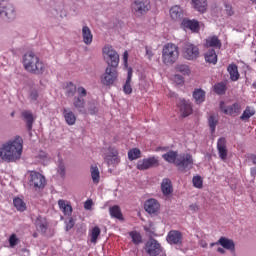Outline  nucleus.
Here are the masks:
<instances>
[{
	"mask_svg": "<svg viewBox=\"0 0 256 256\" xmlns=\"http://www.w3.org/2000/svg\"><path fill=\"white\" fill-rule=\"evenodd\" d=\"M91 177L93 183H99L101 176L99 173V168H97V166H91Z\"/></svg>",
	"mask_w": 256,
	"mask_h": 256,
	"instance_id": "49530a36",
	"label": "nucleus"
},
{
	"mask_svg": "<svg viewBox=\"0 0 256 256\" xmlns=\"http://www.w3.org/2000/svg\"><path fill=\"white\" fill-rule=\"evenodd\" d=\"M217 251H218V253H221V255H225V253H226V251L223 248H221V247H219L217 249Z\"/></svg>",
	"mask_w": 256,
	"mask_h": 256,
	"instance_id": "052dcab7",
	"label": "nucleus"
},
{
	"mask_svg": "<svg viewBox=\"0 0 256 256\" xmlns=\"http://www.w3.org/2000/svg\"><path fill=\"white\" fill-rule=\"evenodd\" d=\"M23 65L25 71L32 75H43L45 73V64L35 52H26L23 56Z\"/></svg>",
	"mask_w": 256,
	"mask_h": 256,
	"instance_id": "f03ea898",
	"label": "nucleus"
},
{
	"mask_svg": "<svg viewBox=\"0 0 256 256\" xmlns=\"http://www.w3.org/2000/svg\"><path fill=\"white\" fill-rule=\"evenodd\" d=\"M63 115L67 125H75L77 117L73 111H69L67 108H63Z\"/></svg>",
	"mask_w": 256,
	"mask_h": 256,
	"instance_id": "7c9ffc66",
	"label": "nucleus"
},
{
	"mask_svg": "<svg viewBox=\"0 0 256 256\" xmlns=\"http://www.w3.org/2000/svg\"><path fill=\"white\" fill-rule=\"evenodd\" d=\"M75 227V220L73 218H70L69 221L66 223V231H71Z\"/></svg>",
	"mask_w": 256,
	"mask_h": 256,
	"instance_id": "864d4df0",
	"label": "nucleus"
},
{
	"mask_svg": "<svg viewBox=\"0 0 256 256\" xmlns=\"http://www.w3.org/2000/svg\"><path fill=\"white\" fill-rule=\"evenodd\" d=\"M208 125L210 127L211 134L215 133V129H217V125H219V119L215 115H210L208 118Z\"/></svg>",
	"mask_w": 256,
	"mask_h": 256,
	"instance_id": "e433bc0d",
	"label": "nucleus"
},
{
	"mask_svg": "<svg viewBox=\"0 0 256 256\" xmlns=\"http://www.w3.org/2000/svg\"><path fill=\"white\" fill-rule=\"evenodd\" d=\"M28 184L30 187H33L35 191H37V189H45L47 181L45 180V176H43L41 173L37 171H30Z\"/></svg>",
	"mask_w": 256,
	"mask_h": 256,
	"instance_id": "6e6552de",
	"label": "nucleus"
},
{
	"mask_svg": "<svg viewBox=\"0 0 256 256\" xmlns=\"http://www.w3.org/2000/svg\"><path fill=\"white\" fill-rule=\"evenodd\" d=\"M141 158V150L139 148H133L128 151L129 161H135V159Z\"/></svg>",
	"mask_w": 256,
	"mask_h": 256,
	"instance_id": "79ce46f5",
	"label": "nucleus"
},
{
	"mask_svg": "<svg viewBox=\"0 0 256 256\" xmlns=\"http://www.w3.org/2000/svg\"><path fill=\"white\" fill-rule=\"evenodd\" d=\"M225 11H226V14L228 15V17H231L234 15V11H233V6L229 5V4H226L225 5Z\"/></svg>",
	"mask_w": 256,
	"mask_h": 256,
	"instance_id": "603ef678",
	"label": "nucleus"
},
{
	"mask_svg": "<svg viewBox=\"0 0 256 256\" xmlns=\"http://www.w3.org/2000/svg\"><path fill=\"white\" fill-rule=\"evenodd\" d=\"M160 204L156 199H149L144 204V209L150 215H155L159 211Z\"/></svg>",
	"mask_w": 256,
	"mask_h": 256,
	"instance_id": "aec40b11",
	"label": "nucleus"
},
{
	"mask_svg": "<svg viewBox=\"0 0 256 256\" xmlns=\"http://www.w3.org/2000/svg\"><path fill=\"white\" fill-rule=\"evenodd\" d=\"M117 76V67L107 66L105 72L100 77V81L102 85L111 87V85L117 81Z\"/></svg>",
	"mask_w": 256,
	"mask_h": 256,
	"instance_id": "423d86ee",
	"label": "nucleus"
},
{
	"mask_svg": "<svg viewBox=\"0 0 256 256\" xmlns=\"http://www.w3.org/2000/svg\"><path fill=\"white\" fill-rule=\"evenodd\" d=\"M33 237H34L35 239H37V238L39 237V234L35 232V233L33 234Z\"/></svg>",
	"mask_w": 256,
	"mask_h": 256,
	"instance_id": "69168bd1",
	"label": "nucleus"
},
{
	"mask_svg": "<svg viewBox=\"0 0 256 256\" xmlns=\"http://www.w3.org/2000/svg\"><path fill=\"white\" fill-rule=\"evenodd\" d=\"M182 55L187 61H195L200 55L199 47L190 42H185L182 47Z\"/></svg>",
	"mask_w": 256,
	"mask_h": 256,
	"instance_id": "0eeeda50",
	"label": "nucleus"
},
{
	"mask_svg": "<svg viewBox=\"0 0 256 256\" xmlns=\"http://www.w3.org/2000/svg\"><path fill=\"white\" fill-rule=\"evenodd\" d=\"M161 191L165 196L171 195V193H173V184L171 183V179L164 178L162 180Z\"/></svg>",
	"mask_w": 256,
	"mask_h": 256,
	"instance_id": "4be33fe9",
	"label": "nucleus"
},
{
	"mask_svg": "<svg viewBox=\"0 0 256 256\" xmlns=\"http://www.w3.org/2000/svg\"><path fill=\"white\" fill-rule=\"evenodd\" d=\"M176 71L178 73H182V75H189L191 73V69L187 64H178L176 65Z\"/></svg>",
	"mask_w": 256,
	"mask_h": 256,
	"instance_id": "09e8293b",
	"label": "nucleus"
},
{
	"mask_svg": "<svg viewBox=\"0 0 256 256\" xmlns=\"http://www.w3.org/2000/svg\"><path fill=\"white\" fill-rule=\"evenodd\" d=\"M0 10H1V16L4 15L5 21H15V17H17V14L15 12V6L13 4L9 3L7 0H2L0 2Z\"/></svg>",
	"mask_w": 256,
	"mask_h": 256,
	"instance_id": "1a4fd4ad",
	"label": "nucleus"
},
{
	"mask_svg": "<svg viewBox=\"0 0 256 256\" xmlns=\"http://www.w3.org/2000/svg\"><path fill=\"white\" fill-rule=\"evenodd\" d=\"M102 52L108 67H119V54L113 49V46H105Z\"/></svg>",
	"mask_w": 256,
	"mask_h": 256,
	"instance_id": "20e7f679",
	"label": "nucleus"
},
{
	"mask_svg": "<svg viewBox=\"0 0 256 256\" xmlns=\"http://www.w3.org/2000/svg\"><path fill=\"white\" fill-rule=\"evenodd\" d=\"M78 95H80L81 98L87 97V90L84 87H78L77 89Z\"/></svg>",
	"mask_w": 256,
	"mask_h": 256,
	"instance_id": "5fc2aeb1",
	"label": "nucleus"
},
{
	"mask_svg": "<svg viewBox=\"0 0 256 256\" xmlns=\"http://www.w3.org/2000/svg\"><path fill=\"white\" fill-rule=\"evenodd\" d=\"M170 17L173 21H181L183 19V10L179 6H173L170 9Z\"/></svg>",
	"mask_w": 256,
	"mask_h": 256,
	"instance_id": "c756f323",
	"label": "nucleus"
},
{
	"mask_svg": "<svg viewBox=\"0 0 256 256\" xmlns=\"http://www.w3.org/2000/svg\"><path fill=\"white\" fill-rule=\"evenodd\" d=\"M119 152L113 148H110V154L105 157V161L108 165H117L119 163Z\"/></svg>",
	"mask_w": 256,
	"mask_h": 256,
	"instance_id": "412c9836",
	"label": "nucleus"
},
{
	"mask_svg": "<svg viewBox=\"0 0 256 256\" xmlns=\"http://www.w3.org/2000/svg\"><path fill=\"white\" fill-rule=\"evenodd\" d=\"M22 153L23 139L19 136L14 140L3 144L0 148L1 160L6 161V163H14V161H19Z\"/></svg>",
	"mask_w": 256,
	"mask_h": 256,
	"instance_id": "f257e3e1",
	"label": "nucleus"
},
{
	"mask_svg": "<svg viewBox=\"0 0 256 256\" xmlns=\"http://www.w3.org/2000/svg\"><path fill=\"white\" fill-rule=\"evenodd\" d=\"M252 87H254V89H256V82H254V83L252 84Z\"/></svg>",
	"mask_w": 256,
	"mask_h": 256,
	"instance_id": "774afa93",
	"label": "nucleus"
},
{
	"mask_svg": "<svg viewBox=\"0 0 256 256\" xmlns=\"http://www.w3.org/2000/svg\"><path fill=\"white\" fill-rule=\"evenodd\" d=\"M87 115H97L99 113V103L95 100H89L86 104Z\"/></svg>",
	"mask_w": 256,
	"mask_h": 256,
	"instance_id": "393cba45",
	"label": "nucleus"
},
{
	"mask_svg": "<svg viewBox=\"0 0 256 256\" xmlns=\"http://www.w3.org/2000/svg\"><path fill=\"white\" fill-rule=\"evenodd\" d=\"M57 174L62 179H65V175H67V168L65 167V162H63V159H60L58 162Z\"/></svg>",
	"mask_w": 256,
	"mask_h": 256,
	"instance_id": "ea45409f",
	"label": "nucleus"
},
{
	"mask_svg": "<svg viewBox=\"0 0 256 256\" xmlns=\"http://www.w3.org/2000/svg\"><path fill=\"white\" fill-rule=\"evenodd\" d=\"M251 160H252L253 164L256 165V155H253L251 157Z\"/></svg>",
	"mask_w": 256,
	"mask_h": 256,
	"instance_id": "e2e57ef3",
	"label": "nucleus"
},
{
	"mask_svg": "<svg viewBox=\"0 0 256 256\" xmlns=\"http://www.w3.org/2000/svg\"><path fill=\"white\" fill-rule=\"evenodd\" d=\"M205 61L206 63H211L212 65H217V53L215 52V49H209L205 55Z\"/></svg>",
	"mask_w": 256,
	"mask_h": 256,
	"instance_id": "f704fd0d",
	"label": "nucleus"
},
{
	"mask_svg": "<svg viewBox=\"0 0 256 256\" xmlns=\"http://www.w3.org/2000/svg\"><path fill=\"white\" fill-rule=\"evenodd\" d=\"M179 59V47L173 43H167L162 49V61L164 65H173Z\"/></svg>",
	"mask_w": 256,
	"mask_h": 256,
	"instance_id": "7ed1b4c3",
	"label": "nucleus"
},
{
	"mask_svg": "<svg viewBox=\"0 0 256 256\" xmlns=\"http://www.w3.org/2000/svg\"><path fill=\"white\" fill-rule=\"evenodd\" d=\"M253 115H255V110H251L249 107H247L240 116V119L241 121H248V119H251Z\"/></svg>",
	"mask_w": 256,
	"mask_h": 256,
	"instance_id": "de8ad7c7",
	"label": "nucleus"
},
{
	"mask_svg": "<svg viewBox=\"0 0 256 256\" xmlns=\"http://www.w3.org/2000/svg\"><path fill=\"white\" fill-rule=\"evenodd\" d=\"M153 167H159V159L155 156L139 160L136 166L138 171H147V169H151Z\"/></svg>",
	"mask_w": 256,
	"mask_h": 256,
	"instance_id": "f8f14e48",
	"label": "nucleus"
},
{
	"mask_svg": "<svg viewBox=\"0 0 256 256\" xmlns=\"http://www.w3.org/2000/svg\"><path fill=\"white\" fill-rule=\"evenodd\" d=\"M38 98H39V92H37V90H32L30 92L31 101H37Z\"/></svg>",
	"mask_w": 256,
	"mask_h": 256,
	"instance_id": "6e6d98bb",
	"label": "nucleus"
},
{
	"mask_svg": "<svg viewBox=\"0 0 256 256\" xmlns=\"http://www.w3.org/2000/svg\"><path fill=\"white\" fill-rule=\"evenodd\" d=\"M14 207L17 209V211H25L27 209V205L21 198H14L13 200Z\"/></svg>",
	"mask_w": 256,
	"mask_h": 256,
	"instance_id": "a19ab883",
	"label": "nucleus"
},
{
	"mask_svg": "<svg viewBox=\"0 0 256 256\" xmlns=\"http://www.w3.org/2000/svg\"><path fill=\"white\" fill-rule=\"evenodd\" d=\"M19 243V238H17L16 234H12L9 237V245L10 247H15Z\"/></svg>",
	"mask_w": 256,
	"mask_h": 256,
	"instance_id": "3c124183",
	"label": "nucleus"
},
{
	"mask_svg": "<svg viewBox=\"0 0 256 256\" xmlns=\"http://www.w3.org/2000/svg\"><path fill=\"white\" fill-rule=\"evenodd\" d=\"M92 206H93V200H87V201L84 203V208H85V209H91Z\"/></svg>",
	"mask_w": 256,
	"mask_h": 256,
	"instance_id": "13d9d810",
	"label": "nucleus"
},
{
	"mask_svg": "<svg viewBox=\"0 0 256 256\" xmlns=\"http://www.w3.org/2000/svg\"><path fill=\"white\" fill-rule=\"evenodd\" d=\"M190 209L192 210V211H197V206L196 205H190Z\"/></svg>",
	"mask_w": 256,
	"mask_h": 256,
	"instance_id": "680f3d73",
	"label": "nucleus"
},
{
	"mask_svg": "<svg viewBox=\"0 0 256 256\" xmlns=\"http://www.w3.org/2000/svg\"><path fill=\"white\" fill-rule=\"evenodd\" d=\"M129 236L131 237L132 243H134V245H140V243H143V237L141 236V233L132 231L129 232Z\"/></svg>",
	"mask_w": 256,
	"mask_h": 256,
	"instance_id": "58836bf2",
	"label": "nucleus"
},
{
	"mask_svg": "<svg viewBox=\"0 0 256 256\" xmlns=\"http://www.w3.org/2000/svg\"><path fill=\"white\" fill-rule=\"evenodd\" d=\"M77 93V86L73 84V82H69L66 85V95L68 97H75V94Z\"/></svg>",
	"mask_w": 256,
	"mask_h": 256,
	"instance_id": "a18cd8bd",
	"label": "nucleus"
},
{
	"mask_svg": "<svg viewBox=\"0 0 256 256\" xmlns=\"http://www.w3.org/2000/svg\"><path fill=\"white\" fill-rule=\"evenodd\" d=\"M223 44L217 36L208 37L206 39V47H213L214 49H221Z\"/></svg>",
	"mask_w": 256,
	"mask_h": 256,
	"instance_id": "c85d7f7f",
	"label": "nucleus"
},
{
	"mask_svg": "<svg viewBox=\"0 0 256 256\" xmlns=\"http://www.w3.org/2000/svg\"><path fill=\"white\" fill-rule=\"evenodd\" d=\"M169 245H183V233L179 230H171L166 237Z\"/></svg>",
	"mask_w": 256,
	"mask_h": 256,
	"instance_id": "2eb2a0df",
	"label": "nucleus"
},
{
	"mask_svg": "<svg viewBox=\"0 0 256 256\" xmlns=\"http://www.w3.org/2000/svg\"><path fill=\"white\" fill-rule=\"evenodd\" d=\"M218 155L222 161H227L229 150H227V139L221 137L217 142Z\"/></svg>",
	"mask_w": 256,
	"mask_h": 256,
	"instance_id": "dca6fc26",
	"label": "nucleus"
},
{
	"mask_svg": "<svg viewBox=\"0 0 256 256\" xmlns=\"http://www.w3.org/2000/svg\"><path fill=\"white\" fill-rule=\"evenodd\" d=\"M147 255L150 256H158L161 255L163 248L161 247V244L155 239V238H150L144 247Z\"/></svg>",
	"mask_w": 256,
	"mask_h": 256,
	"instance_id": "9d476101",
	"label": "nucleus"
},
{
	"mask_svg": "<svg viewBox=\"0 0 256 256\" xmlns=\"http://www.w3.org/2000/svg\"><path fill=\"white\" fill-rule=\"evenodd\" d=\"M128 54L127 52L124 53V60L127 61Z\"/></svg>",
	"mask_w": 256,
	"mask_h": 256,
	"instance_id": "338daca9",
	"label": "nucleus"
},
{
	"mask_svg": "<svg viewBox=\"0 0 256 256\" xmlns=\"http://www.w3.org/2000/svg\"><path fill=\"white\" fill-rule=\"evenodd\" d=\"M177 107L180 111L181 117H189L193 113V106L189 100L179 99L177 102Z\"/></svg>",
	"mask_w": 256,
	"mask_h": 256,
	"instance_id": "4468645a",
	"label": "nucleus"
},
{
	"mask_svg": "<svg viewBox=\"0 0 256 256\" xmlns=\"http://www.w3.org/2000/svg\"><path fill=\"white\" fill-rule=\"evenodd\" d=\"M192 183L196 189H203V178L201 176H194Z\"/></svg>",
	"mask_w": 256,
	"mask_h": 256,
	"instance_id": "8fccbe9b",
	"label": "nucleus"
},
{
	"mask_svg": "<svg viewBox=\"0 0 256 256\" xmlns=\"http://www.w3.org/2000/svg\"><path fill=\"white\" fill-rule=\"evenodd\" d=\"M220 110L224 115H230L231 117H237L241 113V104L234 103L230 106L225 105L224 101L220 102Z\"/></svg>",
	"mask_w": 256,
	"mask_h": 256,
	"instance_id": "ddd939ff",
	"label": "nucleus"
},
{
	"mask_svg": "<svg viewBox=\"0 0 256 256\" xmlns=\"http://www.w3.org/2000/svg\"><path fill=\"white\" fill-rule=\"evenodd\" d=\"M174 79H175L176 83H178V85H181V83H183V76H181V75H175Z\"/></svg>",
	"mask_w": 256,
	"mask_h": 256,
	"instance_id": "4d7b16f0",
	"label": "nucleus"
},
{
	"mask_svg": "<svg viewBox=\"0 0 256 256\" xmlns=\"http://www.w3.org/2000/svg\"><path fill=\"white\" fill-rule=\"evenodd\" d=\"M133 77V69L129 68L127 73V79L123 85V91L126 95H131L133 93V88L131 87V79Z\"/></svg>",
	"mask_w": 256,
	"mask_h": 256,
	"instance_id": "b1692460",
	"label": "nucleus"
},
{
	"mask_svg": "<svg viewBox=\"0 0 256 256\" xmlns=\"http://www.w3.org/2000/svg\"><path fill=\"white\" fill-rule=\"evenodd\" d=\"M73 107L81 115H87V108L85 106V99L81 96H75L73 98Z\"/></svg>",
	"mask_w": 256,
	"mask_h": 256,
	"instance_id": "a211bd4d",
	"label": "nucleus"
},
{
	"mask_svg": "<svg viewBox=\"0 0 256 256\" xmlns=\"http://www.w3.org/2000/svg\"><path fill=\"white\" fill-rule=\"evenodd\" d=\"M194 9L199 13H205L207 11V0H192Z\"/></svg>",
	"mask_w": 256,
	"mask_h": 256,
	"instance_id": "473e14b6",
	"label": "nucleus"
},
{
	"mask_svg": "<svg viewBox=\"0 0 256 256\" xmlns=\"http://www.w3.org/2000/svg\"><path fill=\"white\" fill-rule=\"evenodd\" d=\"M110 215L115 219H123V214L121 213V208L117 205L110 207Z\"/></svg>",
	"mask_w": 256,
	"mask_h": 256,
	"instance_id": "37998d69",
	"label": "nucleus"
},
{
	"mask_svg": "<svg viewBox=\"0 0 256 256\" xmlns=\"http://www.w3.org/2000/svg\"><path fill=\"white\" fill-rule=\"evenodd\" d=\"M82 37L85 45H91V43H93V34L91 33L89 26H83Z\"/></svg>",
	"mask_w": 256,
	"mask_h": 256,
	"instance_id": "bb28decb",
	"label": "nucleus"
},
{
	"mask_svg": "<svg viewBox=\"0 0 256 256\" xmlns=\"http://www.w3.org/2000/svg\"><path fill=\"white\" fill-rule=\"evenodd\" d=\"M211 247H214V245H221L224 249H227L228 251H235V242L229 238L220 237L218 242L211 243Z\"/></svg>",
	"mask_w": 256,
	"mask_h": 256,
	"instance_id": "6ab92c4d",
	"label": "nucleus"
},
{
	"mask_svg": "<svg viewBox=\"0 0 256 256\" xmlns=\"http://www.w3.org/2000/svg\"><path fill=\"white\" fill-rule=\"evenodd\" d=\"M214 91L217 95H225L227 91V85L225 82H220L214 85Z\"/></svg>",
	"mask_w": 256,
	"mask_h": 256,
	"instance_id": "c03bdc74",
	"label": "nucleus"
},
{
	"mask_svg": "<svg viewBox=\"0 0 256 256\" xmlns=\"http://www.w3.org/2000/svg\"><path fill=\"white\" fill-rule=\"evenodd\" d=\"M200 246H201V247H207V242L201 241V242H200Z\"/></svg>",
	"mask_w": 256,
	"mask_h": 256,
	"instance_id": "0e129e2a",
	"label": "nucleus"
},
{
	"mask_svg": "<svg viewBox=\"0 0 256 256\" xmlns=\"http://www.w3.org/2000/svg\"><path fill=\"white\" fill-rule=\"evenodd\" d=\"M193 98L195 99L197 105H201L205 101V92L203 89H195L193 92Z\"/></svg>",
	"mask_w": 256,
	"mask_h": 256,
	"instance_id": "c9c22d12",
	"label": "nucleus"
},
{
	"mask_svg": "<svg viewBox=\"0 0 256 256\" xmlns=\"http://www.w3.org/2000/svg\"><path fill=\"white\" fill-rule=\"evenodd\" d=\"M35 227L37 231L45 235L47 233V220L42 216H38L35 220Z\"/></svg>",
	"mask_w": 256,
	"mask_h": 256,
	"instance_id": "5701e85b",
	"label": "nucleus"
},
{
	"mask_svg": "<svg viewBox=\"0 0 256 256\" xmlns=\"http://www.w3.org/2000/svg\"><path fill=\"white\" fill-rule=\"evenodd\" d=\"M58 205L64 215H67L68 217H71V215H73V207L71 206V204H69V202L65 200H59Z\"/></svg>",
	"mask_w": 256,
	"mask_h": 256,
	"instance_id": "cd10ccee",
	"label": "nucleus"
},
{
	"mask_svg": "<svg viewBox=\"0 0 256 256\" xmlns=\"http://www.w3.org/2000/svg\"><path fill=\"white\" fill-rule=\"evenodd\" d=\"M22 117L26 121V127L28 131H31V129H33V122L35 121L33 119V113L29 110H25L22 112Z\"/></svg>",
	"mask_w": 256,
	"mask_h": 256,
	"instance_id": "2f4dec72",
	"label": "nucleus"
},
{
	"mask_svg": "<svg viewBox=\"0 0 256 256\" xmlns=\"http://www.w3.org/2000/svg\"><path fill=\"white\" fill-rule=\"evenodd\" d=\"M227 71L230 75V79L231 81H239V67L237 66V64L232 63L227 67Z\"/></svg>",
	"mask_w": 256,
	"mask_h": 256,
	"instance_id": "a878e982",
	"label": "nucleus"
},
{
	"mask_svg": "<svg viewBox=\"0 0 256 256\" xmlns=\"http://www.w3.org/2000/svg\"><path fill=\"white\" fill-rule=\"evenodd\" d=\"M149 9H151V6H149V0H134V2L132 3V11L138 17H141V15H145V13H148Z\"/></svg>",
	"mask_w": 256,
	"mask_h": 256,
	"instance_id": "9b49d317",
	"label": "nucleus"
},
{
	"mask_svg": "<svg viewBox=\"0 0 256 256\" xmlns=\"http://www.w3.org/2000/svg\"><path fill=\"white\" fill-rule=\"evenodd\" d=\"M145 49L146 55L149 57V59H151V57H153V50H151V48H149L148 46H146Z\"/></svg>",
	"mask_w": 256,
	"mask_h": 256,
	"instance_id": "bf43d9fd",
	"label": "nucleus"
},
{
	"mask_svg": "<svg viewBox=\"0 0 256 256\" xmlns=\"http://www.w3.org/2000/svg\"><path fill=\"white\" fill-rule=\"evenodd\" d=\"M179 157V154L176 151H169L162 155V158L164 161H167V163H173L174 165L177 164V158Z\"/></svg>",
	"mask_w": 256,
	"mask_h": 256,
	"instance_id": "72a5a7b5",
	"label": "nucleus"
},
{
	"mask_svg": "<svg viewBox=\"0 0 256 256\" xmlns=\"http://www.w3.org/2000/svg\"><path fill=\"white\" fill-rule=\"evenodd\" d=\"M178 171L187 172L193 169V156L189 153L180 154L177 157L176 165Z\"/></svg>",
	"mask_w": 256,
	"mask_h": 256,
	"instance_id": "39448f33",
	"label": "nucleus"
},
{
	"mask_svg": "<svg viewBox=\"0 0 256 256\" xmlns=\"http://www.w3.org/2000/svg\"><path fill=\"white\" fill-rule=\"evenodd\" d=\"M182 27H184V29H189L192 33H199V31L201 30V26L199 25V21L195 20V19H188V18H184L182 20L181 23Z\"/></svg>",
	"mask_w": 256,
	"mask_h": 256,
	"instance_id": "f3484780",
	"label": "nucleus"
},
{
	"mask_svg": "<svg viewBox=\"0 0 256 256\" xmlns=\"http://www.w3.org/2000/svg\"><path fill=\"white\" fill-rule=\"evenodd\" d=\"M99 235H101V228H99V226H95L90 232V243H97Z\"/></svg>",
	"mask_w": 256,
	"mask_h": 256,
	"instance_id": "4c0bfd02",
	"label": "nucleus"
}]
</instances>
